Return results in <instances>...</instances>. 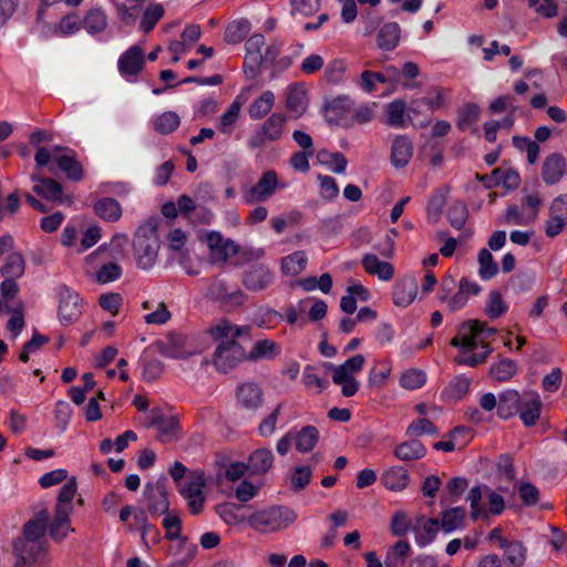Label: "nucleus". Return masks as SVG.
<instances>
[{"label":"nucleus","instance_id":"57","mask_svg":"<svg viewBox=\"0 0 567 567\" xmlns=\"http://www.w3.org/2000/svg\"><path fill=\"white\" fill-rule=\"evenodd\" d=\"M496 184H502L506 189L515 190L520 183L519 174L514 169H502L501 167L493 171Z\"/></svg>","mask_w":567,"mask_h":567},{"label":"nucleus","instance_id":"16","mask_svg":"<svg viewBox=\"0 0 567 567\" xmlns=\"http://www.w3.org/2000/svg\"><path fill=\"white\" fill-rule=\"evenodd\" d=\"M59 317L62 323L69 324L81 315L80 296L64 288L60 293Z\"/></svg>","mask_w":567,"mask_h":567},{"label":"nucleus","instance_id":"15","mask_svg":"<svg viewBox=\"0 0 567 567\" xmlns=\"http://www.w3.org/2000/svg\"><path fill=\"white\" fill-rule=\"evenodd\" d=\"M272 279L274 275L270 269L262 264H258L244 274L243 285L250 291H260L266 289L272 282Z\"/></svg>","mask_w":567,"mask_h":567},{"label":"nucleus","instance_id":"33","mask_svg":"<svg viewBox=\"0 0 567 567\" xmlns=\"http://www.w3.org/2000/svg\"><path fill=\"white\" fill-rule=\"evenodd\" d=\"M411 546L406 540H399L389 547L385 558V567H404Z\"/></svg>","mask_w":567,"mask_h":567},{"label":"nucleus","instance_id":"24","mask_svg":"<svg viewBox=\"0 0 567 567\" xmlns=\"http://www.w3.org/2000/svg\"><path fill=\"white\" fill-rule=\"evenodd\" d=\"M417 282L414 278H403L393 288V302L400 307L409 306L416 297Z\"/></svg>","mask_w":567,"mask_h":567},{"label":"nucleus","instance_id":"43","mask_svg":"<svg viewBox=\"0 0 567 567\" xmlns=\"http://www.w3.org/2000/svg\"><path fill=\"white\" fill-rule=\"evenodd\" d=\"M307 265V256L302 250L295 251L285 257L281 261V270L287 276H298L301 274Z\"/></svg>","mask_w":567,"mask_h":567},{"label":"nucleus","instance_id":"4","mask_svg":"<svg viewBox=\"0 0 567 567\" xmlns=\"http://www.w3.org/2000/svg\"><path fill=\"white\" fill-rule=\"evenodd\" d=\"M296 519L297 513L292 508L275 505L254 512L247 523L257 533L270 534L286 529Z\"/></svg>","mask_w":567,"mask_h":567},{"label":"nucleus","instance_id":"1","mask_svg":"<svg viewBox=\"0 0 567 567\" xmlns=\"http://www.w3.org/2000/svg\"><path fill=\"white\" fill-rule=\"evenodd\" d=\"M249 331V327L231 324L226 319L209 328V334L216 342L213 364L217 371L227 373L247 360V351L239 339L250 341Z\"/></svg>","mask_w":567,"mask_h":567},{"label":"nucleus","instance_id":"48","mask_svg":"<svg viewBox=\"0 0 567 567\" xmlns=\"http://www.w3.org/2000/svg\"><path fill=\"white\" fill-rule=\"evenodd\" d=\"M179 116L175 112L166 111L155 118L153 127L161 134H169L179 126Z\"/></svg>","mask_w":567,"mask_h":567},{"label":"nucleus","instance_id":"60","mask_svg":"<svg viewBox=\"0 0 567 567\" xmlns=\"http://www.w3.org/2000/svg\"><path fill=\"white\" fill-rule=\"evenodd\" d=\"M208 293L212 298L223 300V301H229L234 299H239L243 297V293L240 291H237L235 293H229L227 290V285L221 279H214L208 288Z\"/></svg>","mask_w":567,"mask_h":567},{"label":"nucleus","instance_id":"23","mask_svg":"<svg viewBox=\"0 0 567 567\" xmlns=\"http://www.w3.org/2000/svg\"><path fill=\"white\" fill-rule=\"evenodd\" d=\"M523 395L518 391L508 389L498 396L497 414L502 419H509L518 413Z\"/></svg>","mask_w":567,"mask_h":567},{"label":"nucleus","instance_id":"10","mask_svg":"<svg viewBox=\"0 0 567 567\" xmlns=\"http://www.w3.org/2000/svg\"><path fill=\"white\" fill-rule=\"evenodd\" d=\"M277 186V173L275 171H267L254 186L244 190L243 198L250 205L265 202L275 194Z\"/></svg>","mask_w":567,"mask_h":567},{"label":"nucleus","instance_id":"37","mask_svg":"<svg viewBox=\"0 0 567 567\" xmlns=\"http://www.w3.org/2000/svg\"><path fill=\"white\" fill-rule=\"evenodd\" d=\"M565 171V162L560 155L549 156L543 166V179L547 184L557 183Z\"/></svg>","mask_w":567,"mask_h":567},{"label":"nucleus","instance_id":"55","mask_svg":"<svg viewBox=\"0 0 567 567\" xmlns=\"http://www.w3.org/2000/svg\"><path fill=\"white\" fill-rule=\"evenodd\" d=\"M449 193V187H445L443 189H440L436 192L430 199L427 205V216L429 219L433 223H436L440 220L443 207L446 202V196Z\"/></svg>","mask_w":567,"mask_h":567},{"label":"nucleus","instance_id":"13","mask_svg":"<svg viewBox=\"0 0 567 567\" xmlns=\"http://www.w3.org/2000/svg\"><path fill=\"white\" fill-rule=\"evenodd\" d=\"M352 101L347 96H339L326 104L323 115L328 123L338 126L350 125Z\"/></svg>","mask_w":567,"mask_h":567},{"label":"nucleus","instance_id":"20","mask_svg":"<svg viewBox=\"0 0 567 567\" xmlns=\"http://www.w3.org/2000/svg\"><path fill=\"white\" fill-rule=\"evenodd\" d=\"M439 519L419 516L412 526L419 546L424 547L433 542L439 532Z\"/></svg>","mask_w":567,"mask_h":567},{"label":"nucleus","instance_id":"53","mask_svg":"<svg viewBox=\"0 0 567 567\" xmlns=\"http://www.w3.org/2000/svg\"><path fill=\"white\" fill-rule=\"evenodd\" d=\"M478 274L484 280L493 278L498 272V266L494 261L491 251L486 248L481 249L478 252Z\"/></svg>","mask_w":567,"mask_h":567},{"label":"nucleus","instance_id":"8","mask_svg":"<svg viewBox=\"0 0 567 567\" xmlns=\"http://www.w3.org/2000/svg\"><path fill=\"white\" fill-rule=\"evenodd\" d=\"M146 427H156V440L162 443H169L178 439L179 423L174 416H165L159 409H152L147 415Z\"/></svg>","mask_w":567,"mask_h":567},{"label":"nucleus","instance_id":"25","mask_svg":"<svg viewBox=\"0 0 567 567\" xmlns=\"http://www.w3.org/2000/svg\"><path fill=\"white\" fill-rule=\"evenodd\" d=\"M382 484L390 491L401 492L408 487L410 475L408 470L402 466H392L381 476Z\"/></svg>","mask_w":567,"mask_h":567},{"label":"nucleus","instance_id":"11","mask_svg":"<svg viewBox=\"0 0 567 567\" xmlns=\"http://www.w3.org/2000/svg\"><path fill=\"white\" fill-rule=\"evenodd\" d=\"M143 496L146 502V511L153 516L162 515L168 512L169 502L166 492L165 478L156 483H147L144 487Z\"/></svg>","mask_w":567,"mask_h":567},{"label":"nucleus","instance_id":"6","mask_svg":"<svg viewBox=\"0 0 567 567\" xmlns=\"http://www.w3.org/2000/svg\"><path fill=\"white\" fill-rule=\"evenodd\" d=\"M364 363V355L355 354L340 365L327 364L332 371L333 383L342 386L341 392L346 398H351L359 391L360 383L354 374L362 370Z\"/></svg>","mask_w":567,"mask_h":567},{"label":"nucleus","instance_id":"28","mask_svg":"<svg viewBox=\"0 0 567 567\" xmlns=\"http://www.w3.org/2000/svg\"><path fill=\"white\" fill-rule=\"evenodd\" d=\"M426 449L419 440L403 442L395 446L393 454L402 462L421 460L425 456Z\"/></svg>","mask_w":567,"mask_h":567},{"label":"nucleus","instance_id":"51","mask_svg":"<svg viewBox=\"0 0 567 567\" xmlns=\"http://www.w3.org/2000/svg\"><path fill=\"white\" fill-rule=\"evenodd\" d=\"M164 16V7L161 3H150L142 17L140 28L150 32Z\"/></svg>","mask_w":567,"mask_h":567},{"label":"nucleus","instance_id":"22","mask_svg":"<svg viewBox=\"0 0 567 567\" xmlns=\"http://www.w3.org/2000/svg\"><path fill=\"white\" fill-rule=\"evenodd\" d=\"M384 122L395 128H404L410 124L404 100L395 99L386 105Z\"/></svg>","mask_w":567,"mask_h":567},{"label":"nucleus","instance_id":"5","mask_svg":"<svg viewBox=\"0 0 567 567\" xmlns=\"http://www.w3.org/2000/svg\"><path fill=\"white\" fill-rule=\"evenodd\" d=\"M278 54L272 47H265L262 34H254L246 42V56L244 70L247 76L255 78L266 64H271Z\"/></svg>","mask_w":567,"mask_h":567},{"label":"nucleus","instance_id":"3","mask_svg":"<svg viewBox=\"0 0 567 567\" xmlns=\"http://www.w3.org/2000/svg\"><path fill=\"white\" fill-rule=\"evenodd\" d=\"M76 491V478L75 476H72L62 486L58 494L54 518L49 526V534L56 542H61L68 536L70 532H74V529L71 527L70 514L73 509L72 499L74 498Z\"/></svg>","mask_w":567,"mask_h":567},{"label":"nucleus","instance_id":"32","mask_svg":"<svg viewBox=\"0 0 567 567\" xmlns=\"http://www.w3.org/2000/svg\"><path fill=\"white\" fill-rule=\"evenodd\" d=\"M504 558L508 567H522L526 560V548L516 540H502Z\"/></svg>","mask_w":567,"mask_h":567},{"label":"nucleus","instance_id":"46","mask_svg":"<svg viewBox=\"0 0 567 567\" xmlns=\"http://www.w3.org/2000/svg\"><path fill=\"white\" fill-rule=\"evenodd\" d=\"M275 103V94L271 91H265L249 106V116L254 120L264 117L270 112Z\"/></svg>","mask_w":567,"mask_h":567},{"label":"nucleus","instance_id":"44","mask_svg":"<svg viewBox=\"0 0 567 567\" xmlns=\"http://www.w3.org/2000/svg\"><path fill=\"white\" fill-rule=\"evenodd\" d=\"M285 115L274 113L264 124L262 137L269 141L280 140L285 131Z\"/></svg>","mask_w":567,"mask_h":567},{"label":"nucleus","instance_id":"12","mask_svg":"<svg viewBox=\"0 0 567 567\" xmlns=\"http://www.w3.org/2000/svg\"><path fill=\"white\" fill-rule=\"evenodd\" d=\"M144 61L143 48L135 44L120 55L117 70L123 78L131 80L143 70Z\"/></svg>","mask_w":567,"mask_h":567},{"label":"nucleus","instance_id":"54","mask_svg":"<svg viewBox=\"0 0 567 567\" xmlns=\"http://www.w3.org/2000/svg\"><path fill=\"white\" fill-rule=\"evenodd\" d=\"M58 166L63 171L68 178L79 182L83 177L82 166L70 155L59 156L56 159Z\"/></svg>","mask_w":567,"mask_h":567},{"label":"nucleus","instance_id":"7","mask_svg":"<svg viewBox=\"0 0 567 567\" xmlns=\"http://www.w3.org/2000/svg\"><path fill=\"white\" fill-rule=\"evenodd\" d=\"M47 546L44 542L16 540L13 544V555L16 561L13 567H31L41 565L44 560Z\"/></svg>","mask_w":567,"mask_h":567},{"label":"nucleus","instance_id":"40","mask_svg":"<svg viewBox=\"0 0 567 567\" xmlns=\"http://www.w3.org/2000/svg\"><path fill=\"white\" fill-rule=\"evenodd\" d=\"M25 260L20 252H11L3 266L0 268L1 275L7 279H18L24 274Z\"/></svg>","mask_w":567,"mask_h":567},{"label":"nucleus","instance_id":"31","mask_svg":"<svg viewBox=\"0 0 567 567\" xmlns=\"http://www.w3.org/2000/svg\"><path fill=\"white\" fill-rule=\"evenodd\" d=\"M274 462V456L270 450L262 447L251 453L248 458L247 466L252 474H265L267 473Z\"/></svg>","mask_w":567,"mask_h":567},{"label":"nucleus","instance_id":"36","mask_svg":"<svg viewBox=\"0 0 567 567\" xmlns=\"http://www.w3.org/2000/svg\"><path fill=\"white\" fill-rule=\"evenodd\" d=\"M279 354L278 344L269 339L257 341L252 349L247 352V360L258 361L262 359H274Z\"/></svg>","mask_w":567,"mask_h":567},{"label":"nucleus","instance_id":"27","mask_svg":"<svg viewBox=\"0 0 567 567\" xmlns=\"http://www.w3.org/2000/svg\"><path fill=\"white\" fill-rule=\"evenodd\" d=\"M401 28L396 22H389L381 27L378 32L377 42L381 50L391 51L400 42Z\"/></svg>","mask_w":567,"mask_h":567},{"label":"nucleus","instance_id":"52","mask_svg":"<svg viewBox=\"0 0 567 567\" xmlns=\"http://www.w3.org/2000/svg\"><path fill=\"white\" fill-rule=\"evenodd\" d=\"M426 382V373L420 369H408L401 374L400 385L406 390H416Z\"/></svg>","mask_w":567,"mask_h":567},{"label":"nucleus","instance_id":"9","mask_svg":"<svg viewBox=\"0 0 567 567\" xmlns=\"http://www.w3.org/2000/svg\"><path fill=\"white\" fill-rule=\"evenodd\" d=\"M485 322L480 320H466L458 327L457 334L451 340V346L461 350H475L480 340H484Z\"/></svg>","mask_w":567,"mask_h":567},{"label":"nucleus","instance_id":"64","mask_svg":"<svg viewBox=\"0 0 567 567\" xmlns=\"http://www.w3.org/2000/svg\"><path fill=\"white\" fill-rule=\"evenodd\" d=\"M346 72V62L341 59L332 60L324 70V79L332 84L340 83Z\"/></svg>","mask_w":567,"mask_h":567},{"label":"nucleus","instance_id":"56","mask_svg":"<svg viewBox=\"0 0 567 567\" xmlns=\"http://www.w3.org/2000/svg\"><path fill=\"white\" fill-rule=\"evenodd\" d=\"M318 159L320 163L330 166V168L337 174L343 173L348 164L343 154L331 153L328 151H320L318 153Z\"/></svg>","mask_w":567,"mask_h":567},{"label":"nucleus","instance_id":"34","mask_svg":"<svg viewBox=\"0 0 567 567\" xmlns=\"http://www.w3.org/2000/svg\"><path fill=\"white\" fill-rule=\"evenodd\" d=\"M95 214L107 221H116L122 216V207L120 203L110 197L97 200L94 205Z\"/></svg>","mask_w":567,"mask_h":567},{"label":"nucleus","instance_id":"38","mask_svg":"<svg viewBox=\"0 0 567 567\" xmlns=\"http://www.w3.org/2000/svg\"><path fill=\"white\" fill-rule=\"evenodd\" d=\"M247 97L245 95V92L243 91L239 93L235 100L231 102L227 111L221 115L220 122H219V128L220 131L227 133L231 131V127L234 123L237 121L239 116V112L244 103L246 102Z\"/></svg>","mask_w":567,"mask_h":567},{"label":"nucleus","instance_id":"2","mask_svg":"<svg viewBox=\"0 0 567 567\" xmlns=\"http://www.w3.org/2000/svg\"><path fill=\"white\" fill-rule=\"evenodd\" d=\"M159 250L157 219L151 218L141 225L134 236L133 251L137 267L150 270L156 264Z\"/></svg>","mask_w":567,"mask_h":567},{"label":"nucleus","instance_id":"61","mask_svg":"<svg viewBox=\"0 0 567 567\" xmlns=\"http://www.w3.org/2000/svg\"><path fill=\"white\" fill-rule=\"evenodd\" d=\"M507 310V306L505 305L501 293L498 291H491L487 299V305L485 308V313L491 319H497Z\"/></svg>","mask_w":567,"mask_h":567},{"label":"nucleus","instance_id":"41","mask_svg":"<svg viewBox=\"0 0 567 567\" xmlns=\"http://www.w3.org/2000/svg\"><path fill=\"white\" fill-rule=\"evenodd\" d=\"M466 511L464 507H452L441 513V528L445 533H451L462 526L465 519Z\"/></svg>","mask_w":567,"mask_h":567},{"label":"nucleus","instance_id":"58","mask_svg":"<svg viewBox=\"0 0 567 567\" xmlns=\"http://www.w3.org/2000/svg\"><path fill=\"white\" fill-rule=\"evenodd\" d=\"M312 470L310 466H297L291 473L290 488L293 492L302 491L311 481Z\"/></svg>","mask_w":567,"mask_h":567},{"label":"nucleus","instance_id":"17","mask_svg":"<svg viewBox=\"0 0 567 567\" xmlns=\"http://www.w3.org/2000/svg\"><path fill=\"white\" fill-rule=\"evenodd\" d=\"M236 396L244 409L256 411L262 405L264 391L257 383L248 382L238 386Z\"/></svg>","mask_w":567,"mask_h":567},{"label":"nucleus","instance_id":"35","mask_svg":"<svg viewBox=\"0 0 567 567\" xmlns=\"http://www.w3.org/2000/svg\"><path fill=\"white\" fill-rule=\"evenodd\" d=\"M514 124L511 115L505 116L501 121H488L484 124V137L487 142H494L496 138H504Z\"/></svg>","mask_w":567,"mask_h":567},{"label":"nucleus","instance_id":"18","mask_svg":"<svg viewBox=\"0 0 567 567\" xmlns=\"http://www.w3.org/2000/svg\"><path fill=\"white\" fill-rule=\"evenodd\" d=\"M542 401L536 392H524L519 406V417L526 426L534 425L539 419Z\"/></svg>","mask_w":567,"mask_h":567},{"label":"nucleus","instance_id":"63","mask_svg":"<svg viewBox=\"0 0 567 567\" xmlns=\"http://www.w3.org/2000/svg\"><path fill=\"white\" fill-rule=\"evenodd\" d=\"M413 154L411 144H393L391 150V162L395 167L408 165Z\"/></svg>","mask_w":567,"mask_h":567},{"label":"nucleus","instance_id":"26","mask_svg":"<svg viewBox=\"0 0 567 567\" xmlns=\"http://www.w3.org/2000/svg\"><path fill=\"white\" fill-rule=\"evenodd\" d=\"M286 105L295 115L303 114L308 105L307 92L303 85L295 83L288 86Z\"/></svg>","mask_w":567,"mask_h":567},{"label":"nucleus","instance_id":"47","mask_svg":"<svg viewBox=\"0 0 567 567\" xmlns=\"http://www.w3.org/2000/svg\"><path fill=\"white\" fill-rule=\"evenodd\" d=\"M481 109L477 104L467 103L458 110L457 126L465 131L471 128L480 118Z\"/></svg>","mask_w":567,"mask_h":567},{"label":"nucleus","instance_id":"14","mask_svg":"<svg viewBox=\"0 0 567 567\" xmlns=\"http://www.w3.org/2000/svg\"><path fill=\"white\" fill-rule=\"evenodd\" d=\"M205 486L204 474L199 473L189 483L181 488V494L187 499V505L193 514L202 512L205 503L203 487Z\"/></svg>","mask_w":567,"mask_h":567},{"label":"nucleus","instance_id":"29","mask_svg":"<svg viewBox=\"0 0 567 567\" xmlns=\"http://www.w3.org/2000/svg\"><path fill=\"white\" fill-rule=\"evenodd\" d=\"M82 23L89 34H99L107 27V16L101 7H95L85 13Z\"/></svg>","mask_w":567,"mask_h":567},{"label":"nucleus","instance_id":"19","mask_svg":"<svg viewBox=\"0 0 567 567\" xmlns=\"http://www.w3.org/2000/svg\"><path fill=\"white\" fill-rule=\"evenodd\" d=\"M49 512L44 508L39 511L33 518L23 526V536L18 540L38 542L48 528Z\"/></svg>","mask_w":567,"mask_h":567},{"label":"nucleus","instance_id":"21","mask_svg":"<svg viewBox=\"0 0 567 567\" xmlns=\"http://www.w3.org/2000/svg\"><path fill=\"white\" fill-rule=\"evenodd\" d=\"M31 178L33 182L38 183L33 186V192L39 196L52 202H63V188L59 182L50 177H40L38 175H32Z\"/></svg>","mask_w":567,"mask_h":567},{"label":"nucleus","instance_id":"45","mask_svg":"<svg viewBox=\"0 0 567 567\" xmlns=\"http://www.w3.org/2000/svg\"><path fill=\"white\" fill-rule=\"evenodd\" d=\"M319 440V432L312 425L303 426L296 436V449L301 453L310 452Z\"/></svg>","mask_w":567,"mask_h":567},{"label":"nucleus","instance_id":"59","mask_svg":"<svg viewBox=\"0 0 567 567\" xmlns=\"http://www.w3.org/2000/svg\"><path fill=\"white\" fill-rule=\"evenodd\" d=\"M423 107L424 105L420 99L412 100L409 107L406 106L409 123L415 127H425L431 121L430 116H423V118H419L421 115H423Z\"/></svg>","mask_w":567,"mask_h":567},{"label":"nucleus","instance_id":"62","mask_svg":"<svg viewBox=\"0 0 567 567\" xmlns=\"http://www.w3.org/2000/svg\"><path fill=\"white\" fill-rule=\"evenodd\" d=\"M417 157L421 161H429L433 166L443 162V148L441 144H422Z\"/></svg>","mask_w":567,"mask_h":567},{"label":"nucleus","instance_id":"50","mask_svg":"<svg viewBox=\"0 0 567 567\" xmlns=\"http://www.w3.org/2000/svg\"><path fill=\"white\" fill-rule=\"evenodd\" d=\"M468 215L467 206L461 200H454L447 209L449 221L456 229L463 228Z\"/></svg>","mask_w":567,"mask_h":567},{"label":"nucleus","instance_id":"42","mask_svg":"<svg viewBox=\"0 0 567 567\" xmlns=\"http://www.w3.org/2000/svg\"><path fill=\"white\" fill-rule=\"evenodd\" d=\"M251 24L247 19H238L230 22L225 31V41L237 44L241 42L250 32Z\"/></svg>","mask_w":567,"mask_h":567},{"label":"nucleus","instance_id":"30","mask_svg":"<svg viewBox=\"0 0 567 567\" xmlns=\"http://www.w3.org/2000/svg\"><path fill=\"white\" fill-rule=\"evenodd\" d=\"M362 265L368 274L377 275L382 280H390L394 276L393 266L386 261H381L375 255H365Z\"/></svg>","mask_w":567,"mask_h":567},{"label":"nucleus","instance_id":"39","mask_svg":"<svg viewBox=\"0 0 567 567\" xmlns=\"http://www.w3.org/2000/svg\"><path fill=\"white\" fill-rule=\"evenodd\" d=\"M517 372V364L514 360L501 358L497 363L491 365L488 374L497 382H505L512 379Z\"/></svg>","mask_w":567,"mask_h":567},{"label":"nucleus","instance_id":"49","mask_svg":"<svg viewBox=\"0 0 567 567\" xmlns=\"http://www.w3.org/2000/svg\"><path fill=\"white\" fill-rule=\"evenodd\" d=\"M534 282L535 274L533 271L520 270L515 276L511 277L508 286L514 292L522 293L532 290Z\"/></svg>","mask_w":567,"mask_h":567}]
</instances>
